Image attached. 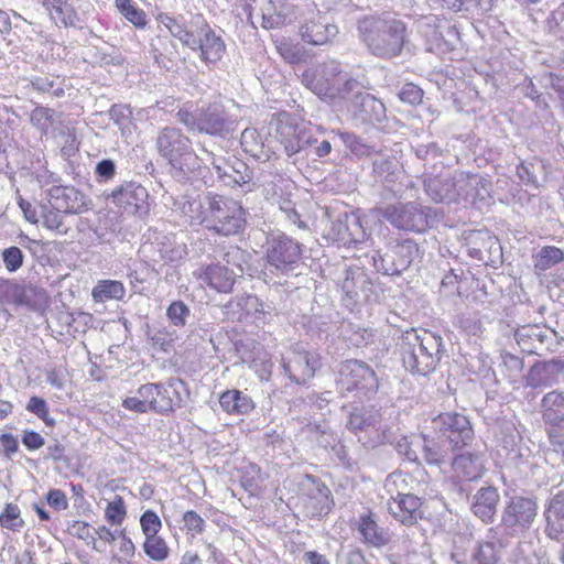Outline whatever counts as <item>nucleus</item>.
Returning a JSON list of instances; mask_svg holds the SVG:
<instances>
[{
    "mask_svg": "<svg viewBox=\"0 0 564 564\" xmlns=\"http://www.w3.org/2000/svg\"><path fill=\"white\" fill-rule=\"evenodd\" d=\"M420 499L410 494L398 495L392 502L389 503V511L394 519L402 524L412 525L416 522L420 513Z\"/></svg>",
    "mask_w": 564,
    "mask_h": 564,
    "instance_id": "nucleus-30",
    "label": "nucleus"
},
{
    "mask_svg": "<svg viewBox=\"0 0 564 564\" xmlns=\"http://www.w3.org/2000/svg\"><path fill=\"white\" fill-rule=\"evenodd\" d=\"M546 521L545 534L558 541L564 534V491L553 496L544 511Z\"/></svg>",
    "mask_w": 564,
    "mask_h": 564,
    "instance_id": "nucleus-28",
    "label": "nucleus"
},
{
    "mask_svg": "<svg viewBox=\"0 0 564 564\" xmlns=\"http://www.w3.org/2000/svg\"><path fill=\"white\" fill-rule=\"evenodd\" d=\"M61 213L62 210H56L53 207H42V225L58 235H66L68 232V226L65 224Z\"/></svg>",
    "mask_w": 564,
    "mask_h": 564,
    "instance_id": "nucleus-44",
    "label": "nucleus"
},
{
    "mask_svg": "<svg viewBox=\"0 0 564 564\" xmlns=\"http://www.w3.org/2000/svg\"><path fill=\"white\" fill-rule=\"evenodd\" d=\"M308 503L312 506L313 516L327 514L333 506L330 490L322 482L314 481L308 492Z\"/></svg>",
    "mask_w": 564,
    "mask_h": 564,
    "instance_id": "nucleus-39",
    "label": "nucleus"
},
{
    "mask_svg": "<svg viewBox=\"0 0 564 564\" xmlns=\"http://www.w3.org/2000/svg\"><path fill=\"white\" fill-rule=\"evenodd\" d=\"M360 41L377 57L393 58L406 42V25L390 14L365 15L357 21Z\"/></svg>",
    "mask_w": 564,
    "mask_h": 564,
    "instance_id": "nucleus-3",
    "label": "nucleus"
},
{
    "mask_svg": "<svg viewBox=\"0 0 564 564\" xmlns=\"http://www.w3.org/2000/svg\"><path fill=\"white\" fill-rule=\"evenodd\" d=\"M337 33L338 28L319 12L310 20H306L300 29L302 40L311 45H324L335 37Z\"/></svg>",
    "mask_w": 564,
    "mask_h": 564,
    "instance_id": "nucleus-24",
    "label": "nucleus"
},
{
    "mask_svg": "<svg viewBox=\"0 0 564 564\" xmlns=\"http://www.w3.org/2000/svg\"><path fill=\"white\" fill-rule=\"evenodd\" d=\"M377 213L398 230L420 234L430 227L432 209L417 202H397L378 207Z\"/></svg>",
    "mask_w": 564,
    "mask_h": 564,
    "instance_id": "nucleus-7",
    "label": "nucleus"
},
{
    "mask_svg": "<svg viewBox=\"0 0 564 564\" xmlns=\"http://www.w3.org/2000/svg\"><path fill=\"white\" fill-rule=\"evenodd\" d=\"M397 162L391 158H379L373 161V172L386 181L393 182Z\"/></svg>",
    "mask_w": 564,
    "mask_h": 564,
    "instance_id": "nucleus-55",
    "label": "nucleus"
},
{
    "mask_svg": "<svg viewBox=\"0 0 564 564\" xmlns=\"http://www.w3.org/2000/svg\"><path fill=\"white\" fill-rule=\"evenodd\" d=\"M354 528L359 533L361 542L369 546L379 549L391 541L389 531L378 524L376 513L370 510L358 516Z\"/></svg>",
    "mask_w": 564,
    "mask_h": 564,
    "instance_id": "nucleus-22",
    "label": "nucleus"
},
{
    "mask_svg": "<svg viewBox=\"0 0 564 564\" xmlns=\"http://www.w3.org/2000/svg\"><path fill=\"white\" fill-rule=\"evenodd\" d=\"M95 173L99 182H109L116 175V164L110 159H104L97 163Z\"/></svg>",
    "mask_w": 564,
    "mask_h": 564,
    "instance_id": "nucleus-63",
    "label": "nucleus"
},
{
    "mask_svg": "<svg viewBox=\"0 0 564 564\" xmlns=\"http://www.w3.org/2000/svg\"><path fill=\"white\" fill-rule=\"evenodd\" d=\"M302 83L321 100L362 121L372 120V112L380 115L384 109L383 104L366 93L357 79L343 72L336 61L306 69Z\"/></svg>",
    "mask_w": 564,
    "mask_h": 564,
    "instance_id": "nucleus-1",
    "label": "nucleus"
},
{
    "mask_svg": "<svg viewBox=\"0 0 564 564\" xmlns=\"http://www.w3.org/2000/svg\"><path fill=\"white\" fill-rule=\"evenodd\" d=\"M366 232L360 220L347 213L339 214L336 219L332 220L325 230V238L339 246L350 247L362 242Z\"/></svg>",
    "mask_w": 564,
    "mask_h": 564,
    "instance_id": "nucleus-17",
    "label": "nucleus"
},
{
    "mask_svg": "<svg viewBox=\"0 0 564 564\" xmlns=\"http://www.w3.org/2000/svg\"><path fill=\"white\" fill-rule=\"evenodd\" d=\"M455 476L462 480H476L484 471V459L479 454L462 453L453 459Z\"/></svg>",
    "mask_w": 564,
    "mask_h": 564,
    "instance_id": "nucleus-32",
    "label": "nucleus"
},
{
    "mask_svg": "<svg viewBox=\"0 0 564 564\" xmlns=\"http://www.w3.org/2000/svg\"><path fill=\"white\" fill-rule=\"evenodd\" d=\"M424 191L435 203L457 202V192H455L454 174L429 176L424 180Z\"/></svg>",
    "mask_w": 564,
    "mask_h": 564,
    "instance_id": "nucleus-27",
    "label": "nucleus"
},
{
    "mask_svg": "<svg viewBox=\"0 0 564 564\" xmlns=\"http://www.w3.org/2000/svg\"><path fill=\"white\" fill-rule=\"evenodd\" d=\"M455 192H457V202H484L490 193V182L479 174H469L465 172L454 173Z\"/></svg>",
    "mask_w": 564,
    "mask_h": 564,
    "instance_id": "nucleus-19",
    "label": "nucleus"
},
{
    "mask_svg": "<svg viewBox=\"0 0 564 564\" xmlns=\"http://www.w3.org/2000/svg\"><path fill=\"white\" fill-rule=\"evenodd\" d=\"M378 297L377 289L370 278L367 275V283L360 286V290L358 291V297H356V304L377 302Z\"/></svg>",
    "mask_w": 564,
    "mask_h": 564,
    "instance_id": "nucleus-64",
    "label": "nucleus"
},
{
    "mask_svg": "<svg viewBox=\"0 0 564 564\" xmlns=\"http://www.w3.org/2000/svg\"><path fill=\"white\" fill-rule=\"evenodd\" d=\"M143 550L147 556L156 562L166 560L170 554L165 540L158 534L145 536Z\"/></svg>",
    "mask_w": 564,
    "mask_h": 564,
    "instance_id": "nucleus-43",
    "label": "nucleus"
},
{
    "mask_svg": "<svg viewBox=\"0 0 564 564\" xmlns=\"http://www.w3.org/2000/svg\"><path fill=\"white\" fill-rule=\"evenodd\" d=\"M178 122L188 131L226 139L237 130V119L220 101L209 102L202 107L184 105L175 113Z\"/></svg>",
    "mask_w": 564,
    "mask_h": 564,
    "instance_id": "nucleus-6",
    "label": "nucleus"
},
{
    "mask_svg": "<svg viewBox=\"0 0 564 564\" xmlns=\"http://www.w3.org/2000/svg\"><path fill=\"white\" fill-rule=\"evenodd\" d=\"M55 111L47 107H35L31 112V122L41 133L46 134L54 121Z\"/></svg>",
    "mask_w": 564,
    "mask_h": 564,
    "instance_id": "nucleus-49",
    "label": "nucleus"
},
{
    "mask_svg": "<svg viewBox=\"0 0 564 564\" xmlns=\"http://www.w3.org/2000/svg\"><path fill=\"white\" fill-rule=\"evenodd\" d=\"M212 159V165L225 186L240 188L242 193H249L258 186H264L269 182L270 173L261 172L258 176L241 160L229 158L227 160H216L213 153H207Z\"/></svg>",
    "mask_w": 564,
    "mask_h": 564,
    "instance_id": "nucleus-8",
    "label": "nucleus"
},
{
    "mask_svg": "<svg viewBox=\"0 0 564 564\" xmlns=\"http://www.w3.org/2000/svg\"><path fill=\"white\" fill-rule=\"evenodd\" d=\"M132 111L127 105H113L109 110V116L115 124L121 130L128 129L131 124Z\"/></svg>",
    "mask_w": 564,
    "mask_h": 564,
    "instance_id": "nucleus-58",
    "label": "nucleus"
},
{
    "mask_svg": "<svg viewBox=\"0 0 564 564\" xmlns=\"http://www.w3.org/2000/svg\"><path fill=\"white\" fill-rule=\"evenodd\" d=\"M183 523L192 536L202 534L206 527L205 520L194 510H188L183 514Z\"/></svg>",
    "mask_w": 564,
    "mask_h": 564,
    "instance_id": "nucleus-57",
    "label": "nucleus"
},
{
    "mask_svg": "<svg viewBox=\"0 0 564 564\" xmlns=\"http://www.w3.org/2000/svg\"><path fill=\"white\" fill-rule=\"evenodd\" d=\"M30 85L39 93L51 98H62L65 95V79L55 75H40L30 79Z\"/></svg>",
    "mask_w": 564,
    "mask_h": 564,
    "instance_id": "nucleus-38",
    "label": "nucleus"
},
{
    "mask_svg": "<svg viewBox=\"0 0 564 564\" xmlns=\"http://www.w3.org/2000/svg\"><path fill=\"white\" fill-rule=\"evenodd\" d=\"M399 97L404 102L416 105L422 101L423 90L419 86L409 83L401 88Z\"/></svg>",
    "mask_w": 564,
    "mask_h": 564,
    "instance_id": "nucleus-61",
    "label": "nucleus"
},
{
    "mask_svg": "<svg viewBox=\"0 0 564 564\" xmlns=\"http://www.w3.org/2000/svg\"><path fill=\"white\" fill-rule=\"evenodd\" d=\"M456 447L438 434L435 437L423 438V456L429 465L442 466L451 459V454Z\"/></svg>",
    "mask_w": 564,
    "mask_h": 564,
    "instance_id": "nucleus-33",
    "label": "nucleus"
},
{
    "mask_svg": "<svg viewBox=\"0 0 564 564\" xmlns=\"http://www.w3.org/2000/svg\"><path fill=\"white\" fill-rule=\"evenodd\" d=\"M142 532L145 536L156 535L162 528V522L159 516L152 511L147 510L140 518Z\"/></svg>",
    "mask_w": 564,
    "mask_h": 564,
    "instance_id": "nucleus-59",
    "label": "nucleus"
},
{
    "mask_svg": "<svg viewBox=\"0 0 564 564\" xmlns=\"http://www.w3.org/2000/svg\"><path fill=\"white\" fill-rule=\"evenodd\" d=\"M219 404L229 414H247L253 410L251 398L239 390H228L220 395Z\"/></svg>",
    "mask_w": 564,
    "mask_h": 564,
    "instance_id": "nucleus-35",
    "label": "nucleus"
},
{
    "mask_svg": "<svg viewBox=\"0 0 564 564\" xmlns=\"http://www.w3.org/2000/svg\"><path fill=\"white\" fill-rule=\"evenodd\" d=\"M116 7L120 11V13L134 26H145L147 15L144 11L137 8L131 0H116Z\"/></svg>",
    "mask_w": 564,
    "mask_h": 564,
    "instance_id": "nucleus-45",
    "label": "nucleus"
},
{
    "mask_svg": "<svg viewBox=\"0 0 564 564\" xmlns=\"http://www.w3.org/2000/svg\"><path fill=\"white\" fill-rule=\"evenodd\" d=\"M400 351L403 366L412 373L433 372L444 352L443 339L427 329L411 328L402 334Z\"/></svg>",
    "mask_w": 564,
    "mask_h": 564,
    "instance_id": "nucleus-5",
    "label": "nucleus"
},
{
    "mask_svg": "<svg viewBox=\"0 0 564 564\" xmlns=\"http://www.w3.org/2000/svg\"><path fill=\"white\" fill-rule=\"evenodd\" d=\"M155 387H158L154 402L155 413L166 414L174 411L176 406H181L183 402L181 389L184 388V382L181 379L171 378L164 383H155Z\"/></svg>",
    "mask_w": 564,
    "mask_h": 564,
    "instance_id": "nucleus-26",
    "label": "nucleus"
},
{
    "mask_svg": "<svg viewBox=\"0 0 564 564\" xmlns=\"http://www.w3.org/2000/svg\"><path fill=\"white\" fill-rule=\"evenodd\" d=\"M26 410L34 413L37 417L43 420L46 424H52L53 420H48V408L45 400L39 397H32L26 405Z\"/></svg>",
    "mask_w": 564,
    "mask_h": 564,
    "instance_id": "nucleus-62",
    "label": "nucleus"
},
{
    "mask_svg": "<svg viewBox=\"0 0 564 564\" xmlns=\"http://www.w3.org/2000/svg\"><path fill=\"white\" fill-rule=\"evenodd\" d=\"M200 202L186 200L182 213L188 217L191 224H200L223 236L240 234L247 224V212L241 203L221 195L207 197V207Z\"/></svg>",
    "mask_w": 564,
    "mask_h": 564,
    "instance_id": "nucleus-2",
    "label": "nucleus"
},
{
    "mask_svg": "<svg viewBox=\"0 0 564 564\" xmlns=\"http://www.w3.org/2000/svg\"><path fill=\"white\" fill-rule=\"evenodd\" d=\"M265 257L270 268L288 274L302 258V245L284 232L271 234L267 238Z\"/></svg>",
    "mask_w": 564,
    "mask_h": 564,
    "instance_id": "nucleus-10",
    "label": "nucleus"
},
{
    "mask_svg": "<svg viewBox=\"0 0 564 564\" xmlns=\"http://www.w3.org/2000/svg\"><path fill=\"white\" fill-rule=\"evenodd\" d=\"M367 283V273L360 269H349L345 272V278L341 281V291L345 294V301L347 305H356V297H358V291L360 286Z\"/></svg>",
    "mask_w": 564,
    "mask_h": 564,
    "instance_id": "nucleus-37",
    "label": "nucleus"
},
{
    "mask_svg": "<svg viewBox=\"0 0 564 564\" xmlns=\"http://www.w3.org/2000/svg\"><path fill=\"white\" fill-rule=\"evenodd\" d=\"M50 206L64 214H80L87 209V198L74 186H53L47 193Z\"/></svg>",
    "mask_w": 564,
    "mask_h": 564,
    "instance_id": "nucleus-21",
    "label": "nucleus"
},
{
    "mask_svg": "<svg viewBox=\"0 0 564 564\" xmlns=\"http://www.w3.org/2000/svg\"><path fill=\"white\" fill-rule=\"evenodd\" d=\"M499 494L495 487H482L474 496L471 510L482 522H491L496 514Z\"/></svg>",
    "mask_w": 564,
    "mask_h": 564,
    "instance_id": "nucleus-31",
    "label": "nucleus"
},
{
    "mask_svg": "<svg viewBox=\"0 0 564 564\" xmlns=\"http://www.w3.org/2000/svg\"><path fill=\"white\" fill-rule=\"evenodd\" d=\"M527 386L541 388L552 384L549 366L535 364L532 366L525 377Z\"/></svg>",
    "mask_w": 564,
    "mask_h": 564,
    "instance_id": "nucleus-47",
    "label": "nucleus"
},
{
    "mask_svg": "<svg viewBox=\"0 0 564 564\" xmlns=\"http://www.w3.org/2000/svg\"><path fill=\"white\" fill-rule=\"evenodd\" d=\"M536 502L532 498L514 496L506 503L499 527L508 536H518L532 525L536 517Z\"/></svg>",
    "mask_w": 564,
    "mask_h": 564,
    "instance_id": "nucleus-11",
    "label": "nucleus"
},
{
    "mask_svg": "<svg viewBox=\"0 0 564 564\" xmlns=\"http://www.w3.org/2000/svg\"><path fill=\"white\" fill-rule=\"evenodd\" d=\"M347 427L354 433H358L360 431H365L369 427H376L377 425V415L371 413L364 412H352L350 413Z\"/></svg>",
    "mask_w": 564,
    "mask_h": 564,
    "instance_id": "nucleus-50",
    "label": "nucleus"
},
{
    "mask_svg": "<svg viewBox=\"0 0 564 564\" xmlns=\"http://www.w3.org/2000/svg\"><path fill=\"white\" fill-rule=\"evenodd\" d=\"M556 332L540 325H523L516 329L514 339L523 352L539 355L541 350H550L554 344Z\"/></svg>",
    "mask_w": 564,
    "mask_h": 564,
    "instance_id": "nucleus-18",
    "label": "nucleus"
},
{
    "mask_svg": "<svg viewBox=\"0 0 564 564\" xmlns=\"http://www.w3.org/2000/svg\"><path fill=\"white\" fill-rule=\"evenodd\" d=\"M159 154L167 161L171 173L180 182L191 181L199 175L205 160L199 158L191 139L176 127H164L155 141Z\"/></svg>",
    "mask_w": 564,
    "mask_h": 564,
    "instance_id": "nucleus-4",
    "label": "nucleus"
},
{
    "mask_svg": "<svg viewBox=\"0 0 564 564\" xmlns=\"http://www.w3.org/2000/svg\"><path fill=\"white\" fill-rule=\"evenodd\" d=\"M198 278L216 291L229 293L235 284L236 273L217 263L200 269Z\"/></svg>",
    "mask_w": 564,
    "mask_h": 564,
    "instance_id": "nucleus-29",
    "label": "nucleus"
},
{
    "mask_svg": "<svg viewBox=\"0 0 564 564\" xmlns=\"http://www.w3.org/2000/svg\"><path fill=\"white\" fill-rule=\"evenodd\" d=\"M319 367V355L307 350H293L282 362L285 375L297 384H304L311 380Z\"/></svg>",
    "mask_w": 564,
    "mask_h": 564,
    "instance_id": "nucleus-16",
    "label": "nucleus"
},
{
    "mask_svg": "<svg viewBox=\"0 0 564 564\" xmlns=\"http://www.w3.org/2000/svg\"><path fill=\"white\" fill-rule=\"evenodd\" d=\"M20 514V508L17 505L7 503L0 514V524L12 531H20L24 525V521Z\"/></svg>",
    "mask_w": 564,
    "mask_h": 564,
    "instance_id": "nucleus-48",
    "label": "nucleus"
},
{
    "mask_svg": "<svg viewBox=\"0 0 564 564\" xmlns=\"http://www.w3.org/2000/svg\"><path fill=\"white\" fill-rule=\"evenodd\" d=\"M506 543L500 535L498 528L488 529L485 538L479 540L471 554L476 564H498L501 560Z\"/></svg>",
    "mask_w": 564,
    "mask_h": 564,
    "instance_id": "nucleus-23",
    "label": "nucleus"
},
{
    "mask_svg": "<svg viewBox=\"0 0 564 564\" xmlns=\"http://www.w3.org/2000/svg\"><path fill=\"white\" fill-rule=\"evenodd\" d=\"M126 507L123 499L120 496H116V498L107 505L105 510V517L108 522L113 525H119L123 522L126 518Z\"/></svg>",
    "mask_w": 564,
    "mask_h": 564,
    "instance_id": "nucleus-53",
    "label": "nucleus"
},
{
    "mask_svg": "<svg viewBox=\"0 0 564 564\" xmlns=\"http://www.w3.org/2000/svg\"><path fill=\"white\" fill-rule=\"evenodd\" d=\"M6 295L15 305L31 310H41L48 302L46 291L33 284L10 283L6 289Z\"/></svg>",
    "mask_w": 564,
    "mask_h": 564,
    "instance_id": "nucleus-25",
    "label": "nucleus"
},
{
    "mask_svg": "<svg viewBox=\"0 0 564 564\" xmlns=\"http://www.w3.org/2000/svg\"><path fill=\"white\" fill-rule=\"evenodd\" d=\"M543 419L553 427L564 426V391L553 390L542 399Z\"/></svg>",
    "mask_w": 564,
    "mask_h": 564,
    "instance_id": "nucleus-34",
    "label": "nucleus"
},
{
    "mask_svg": "<svg viewBox=\"0 0 564 564\" xmlns=\"http://www.w3.org/2000/svg\"><path fill=\"white\" fill-rule=\"evenodd\" d=\"M2 260L9 272H15L22 267L24 254L20 248L12 246L2 251Z\"/></svg>",
    "mask_w": 564,
    "mask_h": 564,
    "instance_id": "nucleus-56",
    "label": "nucleus"
},
{
    "mask_svg": "<svg viewBox=\"0 0 564 564\" xmlns=\"http://www.w3.org/2000/svg\"><path fill=\"white\" fill-rule=\"evenodd\" d=\"M159 22L162 23L170 33L178 39L183 45L187 46L195 44V28H187L183 21L169 14H160Z\"/></svg>",
    "mask_w": 564,
    "mask_h": 564,
    "instance_id": "nucleus-40",
    "label": "nucleus"
},
{
    "mask_svg": "<svg viewBox=\"0 0 564 564\" xmlns=\"http://www.w3.org/2000/svg\"><path fill=\"white\" fill-rule=\"evenodd\" d=\"M148 196L147 188L135 182H124L106 194L108 200L131 214L143 208Z\"/></svg>",
    "mask_w": 564,
    "mask_h": 564,
    "instance_id": "nucleus-20",
    "label": "nucleus"
},
{
    "mask_svg": "<svg viewBox=\"0 0 564 564\" xmlns=\"http://www.w3.org/2000/svg\"><path fill=\"white\" fill-rule=\"evenodd\" d=\"M165 241L158 243V252L161 260L165 262H174L181 260L185 256L184 245H174L170 238L164 237Z\"/></svg>",
    "mask_w": 564,
    "mask_h": 564,
    "instance_id": "nucleus-51",
    "label": "nucleus"
},
{
    "mask_svg": "<svg viewBox=\"0 0 564 564\" xmlns=\"http://www.w3.org/2000/svg\"><path fill=\"white\" fill-rule=\"evenodd\" d=\"M337 386L347 392H356L361 400L377 392L378 378L375 370L364 361L350 359L340 364Z\"/></svg>",
    "mask_w": 564,
    "mask_h": 564,
    "instance_id": "nucleus-9",
    "label": "nucleus"
},
{
    "mask_svg": "<svg viewBox=\"0 0 564 564\" xmlns=\"http://www.w3.org/2000/svg\"><path fill=\"white\" fill-rule=\"evenodd\" d=\"M243 151L258 160H265L270 156V148L265 144L264 138L254 128H246L240 138Z\"/></svg>",
    "mask_w": 564,
    "mask_h": 564,
    "instance_id": "nucleus-36",
    "label": "nucleus"
},
{
    "mask_svg": "<svg viewBox=\"0 0 564 564\" xmlns=\"http://www.w3.org/2000/svg\"><path fill=\"white\" fill-rule=\"evenodd\" d=\"M345 337L352 346L362 347L372 341L373 334L366 328H355L351 324H348L347 328L345 329Z\"/></svg>",
    "mask_w": 564,
    "mask_h": 564,
    "instance_id": "nucleus-54",
    "label": "nucleus"
},
{
    "mask_svg": "<svg viewBox=\"0 0 564 564\" xmlns=\"http://www.w3.org/2000/svg\"><path fill=\"white\" fill-rule=\"evenodd\" d=\"M534 268L546 271L564 261V251L555 246H544L533 256Z\"/></svg>",
    "mask_w": 564,
    "mask_h": 564,
    "instance_id": "nucleus-42",
    "label": "nucleus"
},
{
    "mask_svg": "<svg viewBox=\"0 0 564 564\" xmlns=\"http://www.w3.org/2000/svg\"><path fill=\"white\" fill-rule=\"evenodd\" d=\"M191 311L188 306L182 301H174L166 310V316L171 324L177 327H183L189 317Z\"/></svg>",
    "mask_w": 564,
    "mask_h": 564,
    "instance_id": "nucleus-52",
    "label": "nucleus"
},
{
    "mask_svg": "<svg viewBox=\"0 0 564 564\" xmlns=\"http://www.w3.org/2000/svg\"><path fill=\"white\" fill-rule=\"evenodd\" d=\"M68 533L79 540L85 541L88 546H91L96 551H100L97 545V539L94 536V528L84 521H73L68 528Z\"/></svg>",
    "mask_w": 564,
    "mask_h": 564,
    "instance_id": "nucleus-46",
    "label": "nucleus"
},
{
    "mask_svg": "<svg viewBox=\"0 0 564 564\" xmlns=\"http://www.w3.org/2000/svg\"><path fill=\"white\" fill-rule=\"evenodd\" d=\"M241 302H239V305L246 310L248 314L253 312L256 318H260V315H264L267 313H270L272 307L270 305H264L260 299L256 295H248L243 299H241Z\"/></svg>",
    "mask_w": 564,
    "mask_h": 564,
    "instance_id": "nucleus-60",
    "label": "nucleus"
},
{
    "mask_svg": "<svg viewBox=\"0 0 564 564\" xmlns=\"http://www.w3.org/2000/svg\"><path fill=\"white\" fill-rule=\"evenodd\" d=\"M126 289L120 281L101 280L93 289L91 295L95 301L104 302L107 300H122Z\"/></svg>",
    "mask_w": 564,
    "mask_h": 564,
    "instance_id": "nucleus-41",
    "label": "nucleus"
},
{
    "mask_svg": "<svg viewBox=\"0 0 564 564\" xmlns=\"http://www.w3.org/2000/svg\"><path fill=\"white\" fill-rule=\"evenodd\" d=\"M419 254V247L412 239H403L389 245L387 251H376L372 256L373 267L386 275H400Z\"/></svg>",
    "mask_w": 564,
    "mask_h": 564,
    "instance_id": "nucleus-12",
    "label": "nucleus"
},
{
    "mask_svg": "<svg viewBox=\"0 0 564 564\" xmlns=\"http://www.w3.org/2000/svg\"><path fill=\"white\" fill-rule=\"evenodd\" d=\"M191 26L195 28V44L188 48L199 52V58L207 66L218 63L225 52L226 45L223 39L215 33L202 14H194L191 18Z\"/></svg>",
    "mask_w": 564,
    "mask_h": 564,
    "instance_id": "nucleus-13",
    "label": "nucleus"
},
{
    "mask_svg": "<svg viewBox=\"0 0 564 564\" xmlns=\"http://www.w3.org/2000/svg\"><path fill=\"white\" fill-rule=\"evenodd\" d=\"M435 434L447 440L453 446L466 445L473 437V429L469 420L459 413H442L432 421Z\"/></svg>",
    "mask_w": 564,
    "mask_h": 564,
    "instance_id": "nucleus-15",
    "label": "nucleus"
},
{
    "mask_svg": "<svg viewBox=\"0 0 564 564\" xmlns=\"http://www.w3.org/2000/svg\"><path fill=\"white\" fill-rule=\"evenodd\" d=\"M275 133L289 156L305 152L317 142V138H314L310 130L295 123L286 115L279 118Z\"/></svg>",
    "mask_w": 564,
    "mask_h": 564,
    "instance_id": "nucleus-14",
    "label": "nucleus"
}]
</instances>
